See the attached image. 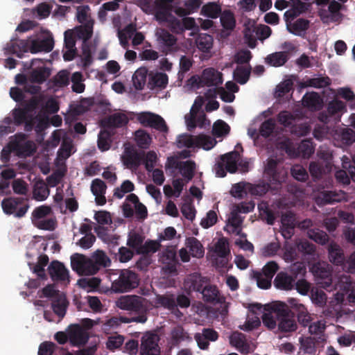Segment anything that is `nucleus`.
Masks as SVG:
<instances>
[{"instance_id":"24","label":"nucleus","mask_w":355,"mask_h":355,"mask_svg":"<svg viewBox=\"0 0 355 355\" xmlns=\"http://www.w3.org/2000/svg\"><path fill=\"white\" fill-rule=\"evenodd\" d=\"M289 59V53L286 51L275 52L268 55L265 62L268 65L279 67L283 66Z\"/></svg>"},{"instance_id":"64","label":"nucleus","mask_w":355,"mask_h":355,"mask_svg":"<svg viewBox=\"0 0 355 355\" xmlns=\"http://www.w3.org/2000/svg\"><path fill=\"white\" fill-rule=\"evenodd\" d=\"M230 131V125L222 120L216 121L213 125V133L217 137L227 135Z\"/></svg>"},{"instance_id":"54","label":"nucleus","mask_w":355,"mask_h":355,"mask_svg":"<svg viewBox=\"0 0 355 355\" xmlns=\"http://www.w3.org/2000/svg\"><path fill=\"white\" fill-rule=\"evenodd\" d=\"M111 132L105 128V130H101L98 135V147L102 151H105L110 149V144L108 140L111 137Z\"/></svg>"},{"instance_id":"56","label":"nucleus","mask_w":355,"mask_h":355,"mask_svg":"<svg viewBox=\"0 0 355 355\" xmlns=\"http://www.w3.org/2000/svg\"><path fill=\"white\" fill-rule=\"evenodd\" d=\"M275 126V120L272 118L268 119L261 123L259 128V133L263 137L268 138L273 132Z\"/></svg>"},{"instance_id":"22","label":"nucleus","mask_w":355,"mask_h":355,"mask_svg":"<svg viewBox=\"0 0 355 355\" xmlns=\"http://www.w3.org/2000/svg\"><path fill=\"white\" fill-rule=\"evenodd\" d=\"M296 277L286 272H279L274 279L275 286L281 290L291 291L294 288Z\"/></svg>"},{"instance_id":"40","label":"nucleus","mask_w":355,"mask_h":355,"mask_svg":"<svg viewBox=\"0 0 355 355\" xmlns=\"http://www.w3.org/2000/svg\"><path fill=\"white\" fill-rule=\"evenodd\" d=\"M74 35L78 39L82 40L83 46H86V42L89 40L93 34L92 25L87 24L84 26H80L73 31Z\"/></svg>"},{"instance_id":"53","label":"nucleus","mask_w":355,"mask_h":355,"mask_svg":"<svg viewBox=\"0 0 355 355\" xmlns=\"http://www.w3.org/2000/svg\"><path fill=\"white\" fill-rule=\"evenodd\" d=\"M33 194L35 200L43 201L48 197L49 189L44 182L37 183L34 187Z\"/></svg>"},{"instance_id":"48","label":"nucleus","mask_w":355,"mask_h":355,"mask_svg":"<svg viewBox=\"0 0 355 355\" xmlns=\"http://www.w3.org/2000/svg\"><path fill=\"white\" fill-rule=\"evenodd\" d=\"M144 241V236L139 234L137 232H130L128 234V238L127 240V245L136 251L137 254V251L140 250L139 248L142 247L143 243Z\"/></svg>"},{"instance_id":"51","label":"nucleus","mask_w":355,"mask_h":355,"mask_svg":"<svg viewBox=\"0 0 355 355\" xmlns=\"http://www.w3.org/2000/svg\"><path fill=\"white\" fill-rule=\"evenodd\" d=\"M92 259H93L98 270L101 267L106 268L110 266L111 263L110 259L103 250H96L94 253Z\"/></svg>"},{"instance_id":"21","label":"nucleus","mask_w":355,"mask_h":355,"mask_svg":"<svg viewBox=\"0 0 355 355\" xmlns=\"http://www.w3.org/2000/svg\"><path fill=\"white\" fill-rule=\"evenodd\" d=\"M54 46V40L52 36H48L42 39H35L31 41L30 52L37 53L38 52L49 53Z\"/></svg>"},{"instance_id":"55","label":"nucleus","mask_w":355,"mask_h":355,"mask_svg":"<svg viewBox=\"0 0 355 355\" xmlns=\"http://www.w3.org/2000/svg\"><path fill=\"white\" fill-rule=\"evenodd\" d=\"M135 189V185L130 180H125L123 182L120 187H117L114 191V196L121 199L125 193H130Z\"/></svg>"},{"instance_id":"34","label":"nucleus","mask_w":355,"mask_h":355,"mask_svg":"<svg viewBox=\"0 0 355 355\" xmlns=\"http://www.w3.org/2000/svg\"><path fill=\"white\" fill-rule=\"evenodd\" d=\"M168 82V76L164 73H156L149 78L148 86L150 89L158 87L164 89L166 87Z\"/></svg>"},{"instance_id":"26","label":"nucleus","mask_w":355,"mask_h":355,"mask_svg":"<svg viewBox=\"0 0 355 355\" xmlns=\"http://www.w3.org/2000/svg\"><path fill=\"white\" fill-rule=\"evenodd\" d=\"M328 253L329 261L337 266H341L345 261V255L343 250L336 243L332 242L328 247Z\"/></svg>"},{"instance_id":"3","label":"nucleus","mask_w":355,"mask_h":355,"mask_svg":"<svg viewBox=\"0 0 355 355\" xmlns=\"http://www.w3.org/2000/svg\"><path fill=\"white\" fill-rule=\"evenodd\" d=\"M272 311L276 315L278 329L280 331L293 332L297 329L294 315L285 302H277L272 306Z\"/></svg>"},{"instance_id":"13","label":"nucleus","mask_w":355,"mask_h":355,"mask_svg":"<svg viewBox=\"0 0 355 355\" xmlns=\"http://www.w3.org/2000/svg\"><path fill=\"white\" fill-rule=\"evenodd\" d=\"M48 272L53 282L64 284H69L70 282L68 269L58 261H51L48 267Z\"/></svg>"},{"instance_id":"60","label":"nucleus","mask_w":355,"mask_h":355,"mask_svg":"<svg viewBox=\"0 0 355 355\" xmlns=\"http://www.w3.org/2000/svg\"><path fill=\"white\" fill-rule=\"evenodd\" d=\"M68 302L65 299H59L52 303L53 312L60 318L66 314Z\"/></svg>"},{"instance_id":"46","label":"nucleus","mask_w":355,"mask_h":355,"mask_svg":"<svg viewBox=\"0 0 355 355\" xmlns=\"http://www.w3.org/2000/svg\"><path fill=\"white\" fill-rule=\"evenodd\" d=\"M159 261L163 264L175 266L177 261L176 252L173 248H167L162 252L159 257Z\"/></svg>"},{"instance_id":"45","label":"nucleus","mask_w":355,"mask_h":355,"mask_svg":"<svg viewBox=\"0 0 355 355\" xmlns=\"http://www.w3.org/2000/svg\"><path fill=\"white\" fill-rule=\"evenodd\" d=\"M307 236L309 239L320 245L326 244L329 239L328 234L324 231L318 228L309 229L307 231Z\"/></svg>"},{"instance_id":"8","label":"nucleus","mask_w":355,"mask_h":355,"mask_svg":"<svg viewBox=\"0 0 355 355\" xmlns=\"http://www.w3.org/2000/svg\"><path fill=\"white\" fill-rule=\"evenodd\" d=\"M51 208L47 205H41L36 207L32 213L33 224L39 229L44 230H53L56 226V222L53 218L43 219L49 215Z\"/></svg>"},{"instance_id":"31","label":"nucleus","mask_w":355,"mask_h":355,"mask_svg":"<svg viewBox=\"0 0 355 355\" xmlns=\"http://www.w3.org/2000/svg\"><path fill=\"white\" fill-rule=\"evenodd\" d=\"M331 84V80L328 76H319L309 78L304 83H301L302 87H311L317 89L324 88Z\"/></svg>"},{"instance_id":"50","label":"nucleus","mask_w":355,"mask_h":355,"mask_svg":"<svg viewBox=\"0 0 355 355\" xmlns=\"http://www.w3.org/2000/svg\"><path fill=\"white\" fill-rule=\"evenodd\" d=\"M344 109H345L344 103L338 100H334L329 102L327 107L328 114L335 119L340 117V112Z\"/></svg>"},{"instance_id":"58","label":"nucleus","mask_w":355,"mask_h":355,"mask_svg":"<svg viewBox=\"0 0 355 355\" xmlns=\"http://www.w3.org/2000/svg\"><path fill=\"white\" fill-rule=\"evenodd\" d=\"M216 140L210 136L199 135L197 136L196 146L202 147L205 150L211 149L216 144Z\"/></svg>"},{"instance_id":"47","label":"nucleus","mask_w":355,"mask_h":355,"mask_svg":"<svg viewBox=\"0 0 355 355\" xmlns=\"http://www.w3.org/2000/svg\"><path fill=\"white\" fill-rule=\"evenodd\" d=\"M161 244L159 240H148L143 243L141 248H139L140 250L137 251V254L148 255L155 253L159 250Z\"/></svg>"},{"instance_id":"59","label":"nucleus","mask_w":355,"mask_h":355,"mask_svg":"<svg viewBox=\"0 0 355 355\" xmlns=\"http://www.w3.org/2000/svg\"><path fill=\"white\" fill-rule=\"evenodd\" d=\"M261 325V321L259 316L252 313V315H248L244 324L240 327L241 329L245 331H250L258 328Z\"/></svg>"},{"instance_id":"23","label":"nucleus","mask_w":355,"mask_h":355,"mask_svg":"<svg viewBox=\"0 0 355 355\" xmlns=\"http://www.w3.org/2000/svg\"><path fill=\"white\" fill-rule=\"evenodd\" d=\"M174 0H157L155 1V17L162 19L173 11L172 3Z\"/></svg>"},{"instance_id":"10","label":"nucleus","mask_w":355,"mask_h":355,"mask_svg":"<svg viewBox=\"0 0 355 355\" xmlns=\"http://www.w3.org/2000/svg\"><path fill=\"white\" fill-rule=\"evenodd\" d=\"M277 159L270 158L264 168V174L270 184H281L284 181L286 173L280 170Z\"/></svg>"},{"instance_id":"5","label":"nucleus","mask_w":355,"mask_h":355,"mask_svg":"<svg viewBox=\"0 0 355 355\" xmlns=\"http://www.w3.org/2000/svg\"><path fill=\"white\" fill-rule=\"evenodd\" d=\"M27 201V198L22 197H9L1 201V207L6 214H13L16 218H22L30 207Z\"/></svg>"},{"instance_id":"61","label":"nucleus","mask_w":355,"mask_h":355,"mask_svg":"<svg viewBox=\"0 0 355 355\" xmlns=\"http://www.w3.org/2000/svg\"><path fill=\"white\" fill-rule=\"evenodd\" d=\"M311 298L313 303L319 307H323L326 304L327 300L326 293L323 291L318 289L311 291Z\"/></svg>"},{"instance_id":"7","label":"nucleus","mask_w":355,"mask_h":355,"mask_svg":"<svg viewBox=\"0 0 355 355\" xmlns=\"http://www.w3.org/2000/svg\"><path fill=\"white\" fill-rule=\"evenodd\" d=\"M71 266L73 270L82 276L93 275L98 272L93 259L78 253L71 256Z\"/></svg>"},{"instance_id":"19","label":"nucleus","mask_w":355,"mask_h":355,"mask_svg":"<svg viewBox=\"0 0 355 355\" xmlns=\"http://www.w3.org/2000/svg\"><path fill=\"white\" fill-rule=\"evenodd\" d=\"M223 83V74L214 68L205 69L200 78L202 86H218Z\"/></svg>"},{"instance_id":"37","label":"nucleus","mask_w":355,"mask_h":355,"mask_svg":"<svg viewBox=\"0 0 355 355\" xmlns=\"http://www.w3.org/2000/svg\"><path fill=\"white\" fill-rule=\"evenodd\" d=\"M179 168V172L187 182L191 181L194 177L196 164L192 160L183 161Z\"/></svg>"},{"instance_id":"1","label":"nucleus","mask_w":355,"mask_h":355,"mask_svg":"<svg viewBox=\"0 0 355 355\" xmlns=\"http://www.w3.org/2000/svg\"><path fill=\"white\" fill-rule=\"evenodd\" d=\"M38 101L33 97L28 101H24L19 106L15 107L12 111V116L6 117L4 123L10 125L13 123L15 125H24V130L31 132L33 130L36 122L37 115L35 110Z\"/></svg>"},{"instance_id":"42","label":"nucleus","mask_w":355,"mask_h":355,"mask_svg":"<svg viewBox=\"0 0 355 355\" xmlns=\"http://www.w3.org/2000/svg\"><path fill=\"white\" fill-rule=\"evenodd\" d=\"M230 343L242 353L248 352L249 345L246 343L245 336L243 334L239 332L234 333L230 336Z\"/></svg>"},{"instance_id":"17","label":"nucleus","mask_w":355,"mask_h":355,"mask_svg":"<svg viewBox=\"0 0 355 355\" xmlns=\"http://www.w3.org/2000/svg\"><path fill=\"white\" fill-rule=\"evenodd\" d=\"M218 338V334L216 331L211 328H204L202 332L196 333L194 339L196 340L198 347L200 349H208L209 341L214 342Z\"/></svg>"},{"instance_id":"41","label":"nucleus","mask_w":355,"mask_h":355,"mask_svg":"<svg viewBox=\"0 0 355 355\" xmlns=\"http://www.w3.org/2000/svg\"><path fill=\"white\" fill-rule=\"evenodd\" d=\"M220 21L223 28L232 30L236 27V19L234 13L230 10H223L220 15Z\"/></svg>"},{"instance_id":"12","label":"nucleus","mask_w":355,"mask_h":355,"mask_svg":"<svg viewBox=\"0 0 355 355\" xmlns=\"http://www.w3.org/2000/svg\"><path fill=\"white\" fill-rule=\"evenodd\" d=\"M145 155L144 151H138L134 148H125L122 156L123 165L129 169L137 170L142 164Z\"/></svg>"},{"instance_id":"14","label":"nucleus","mask_w":355,"mask_h":355,"mask_svg":"<svg viewBox=\"0 0 355 355\" xmlns=\"http://www.w3.org/2000/svg\"><path fill=\"white\" fill-rule=\"evenodd\" d=\"M207 281L206 277H202L198 272H193L184 279L183 288L188 295L194 291L200 292Z\"/></svg>"},{"instance_id":"43","label":"nucleus","mask_w":355,"mask_h":355,"mask_svg":"<svg viewBox=\"0 0 355 355\" xmlns=\"http://www.w3.org/2000/svg\"><path fill=\"white\" fill-rule=\"evenodd\" d=\"M270 189V184L264 181H260L257 184H248L247 186L248 191L255 196H264Z\"/></svg>"},{"instance_id":"62","label":"nucleus","mask_w":355,"mask_h":355,"mask_svg":"<svg viewBox=\"0 0 355 355\" xmlns=\"http://www.w3.org/2000/svg\"><path fill=\"white\" fill-rule=\"evenodd\" d=\"M157 160V156L155 152L150 150L147 153H145L142 164H144L147 171L151 172L154 169Z\"/></svg>"},{"instance_id":"38","label":"nucleus","mask_w":355,"mask_h":355,"mask_svg":"<svg viewBox=\"0 0 355 355\" xmlns=\"http://www.w3.org/2000/svg\"><path fill=\"white\" fill-rule=\"evenodd\" d=\"M200 293L202 295L205 302L209 303L218 302V291L216 286L205 284Z\"/></svg>"},{"instance_id":"16","label":"nucleus","mask_w":355,"mask_h":355,"mask_svg":"<svg viewBox=\"0 0 355 355\" xmlns=\"http://www.w3.org/2000/svg\"><path fill=\"white\" fill-rule=\"evenodd\" d=\"M156 35L159 46L162 52L168 53L173 51L174 46L177 42V39L174 35L164 28L158 29Z\"/></svg>"},{"instance_id":"63","label":"nucleus","mask_w":355,"mask_h":355,"mask_svg":"<svg viewBox=\"0 0 355 355\" xmlns=\"http://www.w3.org/2000/svg\"><path fill=\"white\" fill-rule=\"evenodd\" d=\"M256 31L257 26H248L244 29V37L247 40L248 46L252 49L257 46Z\"/></svg>"},{"instance_id":"15","label":"nucleus","mask_w":355,"mask_h":355,"mask_svg":"<svg viewBox=\"0 0 355 355\" xmlns=\"http://www.w3.org/2000/svg\"><path fill=\"white\" fill-rule=\"evenodd\" d=\"M69 340L73 346L85 345L89 339L88 334L79 324H71L68 329Z\"/></svg>"},{"instance_id":"44","label":"nucleus","mask_w":355,"mask_h":355,"mask_svg":"<svg viewBox=\"0 0 355 355\" xmlns=\"http://www.w3.org/2000/svg\"><path fill=\"white\" fill-rule=\"evenodd\" d=\"M251 69L250 65L237 67L233 73L234 80L241 85L245 84L250 78Z\"/></svg>"},{"instance_id":"28","label":"nucleus","mask_w":355,"mask_h":355,"mask_svg":"<svg viewBox=\"0 0 355 355\" xmlns=\"http://www.w3.org/2000/svg\"><path fill=\"white\" fill-rule=\"evenodd\" d=\"M196 44L199 51L209 53L213 48L214 38L207 33H200L196 38Z\"/></svg>"},{"instance_id":"18","label":"nucleus","mask_w":355,"mask_h":355,"mask_svg":"<svg viewBox=\"0 0 355 355\" xmlns=\"http://www.w3.org/2000/svg\"><path fill=\"white\" fill-rule=\"evenodd\" d=\"M218 338V334L216 331L211 328H204L202 332L196 333L194 339L196 340L198 347L200 349H208L209 341L214 342Z\"/></svg>"},{"instance_id":"6","label":"nucleus","mask_w":355,"mask_h":355,"mask_svg":"<svg viewBox=\"0 0 355 355\" xmlns=\"http://www.w3.org/2000/svg\"><path fill=\"white\" fill-rule=\"evenodd\" d=\"M240 159V154L233 150L220 156V162H218L214 166L216 176L223 178L227 171L234 173L237 171V164Z\"/></svg>"},{"instance_id":"52","label":"nucleus","mask_w":355,"mask_h":355,"mask_svg":"<svg viewBox=\"0 0 355 355\" xmlns=\"http://www.w3.org/2000/svg\"><path fill=\"white\" fill-rule=\"evenodd\" d=\"M147 71L145 69L137 70L132 76L133 85L137 89H142L146 81Z\"/></svg>"},{"instance_id":"25","label":"nucleus","mask_w":355,"mask_h":355,"mask_svg":"<svg viewBox=\"0 0 355 355\" xmlns=\"http://www.w3.org/2000/svg\"><path fill=\"white\" fill-rule=\"evenodd\" d=\"M310 21L299 18L295 21L288 24L286 28L288 31L295 35L302 36L309 28Z\"/></svg>"},{"instance_id":"30","label":"nucleus","mask_w":355,"mask_h":355,"mask_svg":"<svg viewBox=\"0 0 355 355\" xmlns=\"http://www.w3.org/2000/svg\"><path fill=\"white\" fill-rule=\"evenodd\" d=\"M116 245H112V248L110 249V252L114 254V258L119 260L121 263H126L131 260L134 256V252L128 248L121 247L117 249V252L115 251Z\"/></svg>"},{"instance_id":"20","label":"nucleus","mask_w":355,"mask_h":355,"mask_svg":"<svg viewBox=\"0 0 355 355\" xmlns=\"http://www.w3.org/2000/svg\"><path fill=\"white\" fill-rule=\"evenodd\" d=\"M128 123V118L125 114L114 113L105 117L101 121V125L103 128L110 129L121 128Z\"/></svg>"},{"instance_id":"9","label":"nucleus","mask_w":355,"mask_h":355,"mask_svg":"<svg viewBox=\"0 0 355 355\" xmlns=\"http://www.w3.org/2000/svg\"><path fill=\"white\" fill-rule=\"evenodd\" d=\"M137 120L144 126L150 127L162 132H167L168 128L164 119L158 114L144 112L137 116Z\"/></svg>"},{"instance_id":"49","label":"nucleus","mask_w":355,"mask_h":355,"mask_svg":"<svg viewBox=\"0 0 355 355\" xmlns=\"http://www.w3.org/2000/svg\"><path fill=\"white\" fill-rule=\"evenodd\" d=\"M135 141L140 148L146 149L151 143L150 135L144 130H138L135 133Z\"/></svg>"},{"instance_id":"57","label":"nucleus","mask_w":355,"mask_h":355,"mask_svg":"<svg viewBox=\"0 0 355 355\" xmlns=\"http://www.w3.org/2000/svg\"><path fill=\"white\" fill-rule=\"evenodd\" d=\"M177 142L178 148H192L196 146L197 137L187 134L181 135L178 136Z\"/></svg>"},{"instance_id":"35","label":"nucleus","mask_w":355,"mask_h":355,"mask_svg":"<svg viewBox=\"0 0 355 355\" xmlns=\"http://www.w3.org/2000/svg\"><path fill=\"white\" fill-rule=\"evenodd\" d=\"M171 337V343L174 346H178L182 340L191 341L192 340L191 337L184 331V328L180 325H178L172 329Z\"/></svg>"},{"instance_id":"36","label":"nucleus","mask_w":355,"mask_h":355,"mask_svg":"<svg viewBox=\"0 0 355 355\" xmlns=\"http://www.w3.org/2000/svg\"><path fill=\"white\" fill-rule=\"evenodd\" d=\"M222 12L220 6L215 2L206 3L201 9V15L211 19H216Z\"/></svg>"},{"instance_id":"2","label":"nucleus","mask_w":355,"mask_h":355,"mask_svg":"<svg viewBox=\"0 0 355 355\" xmlns=\"http://www.w3.org/2000/svg\"><path fill=\"white\" fill-rule=\"evenodd\" d=\"M116 303L120 309L134 313L133 320L136 323L144 324L148 320V313L151 306L148 299L140 295H127L121 296Z\"/></svg>"},{"instance_id":"33","label":"nucleus","mask_w":355,"mask_h":355,"mask_svg":"<svg viewBox=\"0 0 355 355\" xmlns=\"http://www.w3.org/2000/svg\"><path fill=\"white\" fill-rule=\"evenodd\" d=\"M186 244L192 257L196 258L203 257L205 253L203 246L196 238L189 237L187 239Z\"/></svg>"},{"instance_id":"4","label":"nucleus","mask_w":355,"mask_h":355,"mask_svg":"<svg viewBox=\"0 0 355 355\" xmlns=\"http://www.w3.org/2000/svg\"><path fill=\"white\" fill-rule=\"evenodd\" d=\"M140 282L139 275L129 269L121 270L118 278L112 282L111 289L114 293H126L138 287Z\"/></svg>"},{"instance_id":"29","label":"nucleus","mask_w":355,"mask_h":355,"mask_svg":"<svg viewBox=\"0 0 355 355\" xmlns=\"http://www.w3.org/2000/svg\"><path fill=\"white\" fill-rule=\"evenodd\" d=\"M302 104L304 107L311 110H318L320 109L322 101L320 95L315 92L306 94L302 98Z\"/></svg>"},{"instance_id":"11","label":"nucleus","mask_w":355,"mask_h":355,"mask_svg":"<svg viewBox=\"0 0 355 355\" xmlns=\"http://www.w3.org/2000/svg\"><path fill=\"white\" fill-rule=\"evenodd\" d=\"M159 340V338L156 334H145L141 340V355H160Z\"/></svg>"},{"instance_id":"32","label":"nucleus","mask_w":355,"mask_h":355,"mask_svg":"<svg viewBox=\"0 0 355 355\" xmlns=\"http://www.w3.org/2000/svg\"><path fill=\"white\" fill-rule=\"evenodd\" d=\"M157 21L161 24L166 23L167 27L174 33L181 34L183 33L182 19L176 18L172 13L168 14V16H166V18Z\"/></svg>"},{"instance_id":"27","label":"nucleus","mask_w":355,"mask_h":355,"mask_svg":"<svg viewBox=\"0 0 355 355\" xmlns=\"http://www.w3.org/2000/svg\"><path fill=\"white\" fill-rule=\"evenodd\" d=\"M51 71L46 67L33 69L28 75V81L31 83L42 84L50 76Z\"/></svg>"},{"instance_id":"39","label":"nucleus","mask_w":355,"mask_h":355,"mask_svg":"<svg viewBox=\"0 0 355 355\" xmlns=\"http://www.w3.org/2000/svg\"><path fill=\"white\" fill-rule=\"evenodd\" d=\"M155 303L157 306H160L171 311L177 309V304L173 295H157L155 298Z\"/></svg>"}]
</instances>
